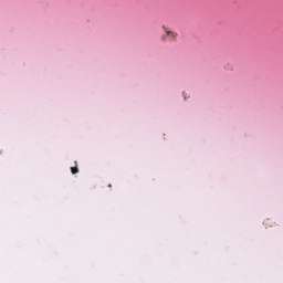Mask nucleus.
<instances>
[{
    "label": "nucleus",
    "instance_id": "1",
    "mask_svg": "<svg viewBox=\"0 0 283 283\" xmlns=\"http://www.w3.org/2000/svg\"><path fill=\"white\" fill-rule=\"evenodd\" d=\"M164 30L167 34V36L170 39V41H176L178 33L174 32V31H169L167 30V28L164 27Z\"/></svg>",
    "mask_w": 283,
    "mask_h": 283
},
{
    "label": "nucleus",
    "instance_id": "2",
    "mask_svg": "<svg viewBox=\"0 0 283 283\" xmlns=\"http://www.w3.org/2000/svg\"><path fill=\"white\" fill-rule=\"evenodd\" d=\"M77 163L75 161V167H72L71 168V172L73 174V175H76V174H78V167H77Z\"/></svg>",
    "mask_w": 283,
    "mask_h": 283
},
{
    "label": "nucleus",
    "instance_id": "3",
    "mask_svg": "<svg viewBox=\"0 0 283 283\" xmlns=\"http://www.w3.org/2000/svg\"><path fill=\"white\" fill-rule=\"evenodd\" d=\"M163 41H167V38H166V36H163Z\"/></svg>",
    "mask_w": 283,
    "mask_h": 283
}]
</instances>
